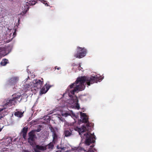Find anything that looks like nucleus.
<instances>
[{"instance_id": "obj_13", "label": "nucleus", "mask_w": 152, "mask_h": 152, "mask_svg": "<svg viewBox=\"0 0 152 152\" xmlns=\"http://www.w3.org/2000/svg\"><path fill=\"white\" fill-rule=\"evenodd\" d=\"M24 112H21L19 111H17L15 113V115L18 117L20 118L23 116V114Z\"/></svg>"}, {"instance_id": "obj_26", "label": "nucleus", "mask_w": 152, "mask_h": 152, "mask_svg": "<svg viewBox=\"0 0 152 152\" xmlns=\"http://www.w3.org/2000/svg\"><path fill=\"white\" fill-rule=\"evenodd\" d=\"M56 69H57L58 70H59L60 69V67H57H57L56 66Z\"/></svg>"}, {"instance_id": "obj_3", "label": "nucleus", "mask_w": 152, "mask_h": 152, "mask_svg": "<svg viewBox=\"0 0 152 152\" xmlns=\"http://www.w3.org/2000/svg\"><path fill=\"white\" fill-rule=\"evenodd\" d=\"M34 131H32L29 133V138L28 139V142L32 145L35 152H40V151H44L46 149V147L49 149H52L53 145L52 143H50L47 146H41L36 145L34 141Z\"/></svg>"}, {"instance_id": "obj_8", "label": "nucleus", "mask_w": 152, "mask_h": 152, "mask_svg": "<svg viewBox=\"0 0 152 152\" xmlns=\"http://www.w3.org/2000/svg\"><path fill=\"white\" fill-rule=\"evenodd\" d=\"M19 80L18 77H13L10 79L7 82V84L10 86L15 85L17 83Z\"/></svg>"}, {"instance_id": "obj_14", "label": "nucleus", "mask_w": 152, "mask_h": 152, "mask_svg": "<svg viewBox=\"0 0 152 152\" xmlns=\"http://www.w3.org/2000/svg\"><path fill=\"white\" fill-rule=\"evenodd\" d=\"M31 83H32V84H33L32 82H30L29 83H26V84L25 85H24V88L26 89H27H27H28L29 88V89H31L33 87L32 86H30V85H31Z\"/></svg>"}, {"instance_id": "obj_18", "label": "nucleus", "mask_w": 152, "mask_h": 152, "mask_svg": "<svg viewBox=\"0 0 152 152\" xmlns=\"http://www.w3.org/2000/svg\"><path fill=\"white\" fill-rule=\"evenodd\" d=\"M41 2H42L43 4H45L46 6H48V4L47 3V1L44 0H39Z\"/></svg>"}, {"instance_id": "obj_15", "label": "nucleus", "mask_w": 152, "mask_h": 152, "mask_svg": "<svg viewBox=\"0 0 152 152\" xmlns=\"http://www.w3.org/2000/svg\"><path fill=\"white\" fill-rule=\"evenodd\" d=\"M20 95H17L16 96H15V97H13V99L14 100V99H15V103L17 102V101L20 102V101L21 100V99L20 98Z\"/></svg>"}, {"instance_id": "obj_23", "label": "nucleus", "mask_w": 152, "mask_h": 152, "mask_svg": "<svg viewBox=\"0 0 152 152\" xmlns=\"http://www.w3.org/2000/svg\"><path fill=\"white\" fill-rule=\"evenodd\" d=\"M40 130H41L40 129H38L37 130H35V131L38 132H40Z\"/></svg>"}, {"instance_id": "obj_27", "label": "nucleus", "mask_w": 152, "mask_h": 152, "mask_svg": "<svg viewBox=\"0 0 152 152\" xmlns=\"http://www.w3.org/2000/svg\"><path fill=\"white\" fill-rule=\"evenodd\" d=\"M56 152H61V151H56Z\"/></svg>"}, {"instance_id": "obj_17", "label": "nucleus", "mask_w": 152, "mask_h": 152, "mask_svg": "<svg viewBox=\"0 0 152 152\" xmlns=\"http://www.w3.org/2000/svg\"><path fill=\"white\" fill-rule=\"evenodd\" d=\"M72 133L71 132H70L68 130H66L65 131L64 134L66 137H68L71 135Z\"/></svg>"}, {"instance_id": "obj_16", "label": "nucleus", "mask_w": 152, "mask_h": 152, "mask_svg": "<svg viewBox=\"0 0 152 152\" xmlns=\"http://www.w3.org/2000/svg\"><path fill=\"white\" fill-rule=\"evenodd\" d=\"M8 61L7 59H5L3 60L1 62V64L2 66H4L8 63Z\"/></svg>"}, {"instance_id": "obj_19", "label": "nucleus", "mask_w": 152, "mask_h": 152, "mask_svg": "<svg viewBox=\"0 0 152 152\" xmlns=\"http://www.w3.org/2000/svg\"><path fill=\"white\" fill-rule=\"evenodd\" d=\"M27 130V128L26 127H24L23 129V132L24 134H25Z\"/></svg>"}, {"instance_id": "obj_11", "label": "nucleus", "mask_w": 152, "mask_h": 152, "mask_svg": "<svg viewBox=\"0 0 152 152\" xmlns=\"http://www.w3.org/2000/svg\"><path fill=\"white\" fill-rule=\"evenodd\" d=\"M6 109L5 108H0V118L1 119L3 117V115H6V113L5 112Z\"/></svg>"}, {"instance_id": "obj_12", "label": "nucleus", "mask_w": 152, "mask_h": 152, "mask_svg": "<svg viewBox=\"0 0 152 152\" xmlns=\"http://www.w3.org/2000/svg\"><path fill=\"white\" fill-rule=\"evenodd\" d=\"M14 99V100L13 98L12 99H9L7 100V102L5 103L6 105H8V104H15V101Z\"/></svg>"}, {"instance_id": "obj_24", "label": "nucleus", "mask_w": 152, "mask_h": 152, "mask_svg": "<svg viewBox=\"0 0 152 152\" xmlns=\"http://www.w3.org/2000/svg\"><path fill=\"white\" fill-rule=\"evenodd\" d=\"M31 4H32V5H34L35 4V1H34L33 2H32Z\"/></svg>"}, {"instance_id": "obj_22", "label": "nucleus", "mask_w": 152, "mask_h": 152, "mask_svg": "<svg viewBox=\"0 0 152 152\" xmlns=\"http://www.w3.org/2000/svg\"><path fill=\"white\" fill-rule=\"evenodd\" d=\"M57 148L58 149H61V150H64V149L65 150V148H64V147H63V148L61 147H61H60V148H59V146H57Z\"/></svg>"}, {"instance_id": "obj_7", "label": "nucleus", "mask_w": 152, "mask_h": 152, "mask_svg": "<svg viewBox=\"0 0 152 152\" xmlns=\"http://www.w3.org/2000/svg\"><path fill=\"white\" fill-rule=\"evenodd\" d=\"M51 130L52 132L53 141L54 142H55L60 138V135L57 133V130L56 128L54 129L51 128Z\"/></svg>"}, {"instance_id": "obj_1", "label": "nucleus", "mask_w": 152, "mask_h": 152, "mask_svg": "<svg viewBox=\"0 0 152 152\" xmlns=\"http://www.w3.org/2000/svg\"><path fill=\"white\" fill-rule=\"evenodd\" d=\"M104 77L99 75L91 76L90 77H78L75 83L68 87L64 94V96L68 95L69 96L67 102L68 104V106L72 108L79 109L80 106L78 103L77 97L74 95L75 93L84 90L86 84L88 86H90L95 82L100 81Z\"/></svg>"}, {"instance_id": "obj_28", "label": "nucleus", "mask_w": 152, "mask_h": 152, "mask_svg": "<svg viewBox=\"0 0 152 152\" xmlns=\"http://www.w3.org/2000/svg\"><path fill=\"white\" fill-rule=\"evenodd\" d=\"M25 152H29L28 151L26 150L25 151Z\"/></svg>"}, {"instance_id": "obj_2", "label": "nucleus", "mask_w": 152, "mask_h": 152, "mask_svg": "<svg viewBox=\"0 0 152 152\" xmlns=\"http://www.w3.org/2000/svg\"><path fill=\"white\" fill-rule=\"evenodd\" d=\"M81 119L78 121V124L80 125L81 124L86 123L82 126L81 128H78L75 125V123L70 124V125L72 126L75 130L77 131L81 137L85 140V144L86 148V150L80 147L78 148L75 147L72 149V150H76L75 152H94L93 151V148L94 145L89 146L91 144L94 143L95 142V136L94 133L91 134L89 132L86 131L89 129L88 127L89 125L88 122V118L86 114L80 112Z\"/></svg>"}, {"instance_id": "obj_21", "label": "nucleus", "mask_w": 152, "mask_h": 152, "mask_svg": "<svg viewBox=\"0 0 152 152\" xmlns=\"http://www.w3.org/2000/svg\"><path fill=\"white\" fill-rule=\"evenodd\" d=\"M58 118L60 120L62 121V118H61V117H60V114H58Z\"/></svg>"}, {"instance_id": "obj_6", "label": "nucleus", "mask_w": 152, "mask_h": 152, "mask_svg": "<svg viewBox=\"0 0 152 152\" xmlns=\"http://www.w3.org/2000/svg\"><path fill=\"white\" fill-rule=\"evenodd\" d=\"M32 83L33 84L31 83L30 86H32L33 88L37 87L38 88L41 87L43 83V81H41L40 80H34Z\"/></svg>"}, {"instance_id": "obj_20", "label": "nucleus", "mask_w": 152, "mask_h": 152, "mask_svg": "<svg viewBox=\"0 0 152 152\" xmlns=\"http://www.w3.org/2000/svg\"><path fill=\"white\" fill-rule=\"evenodd\" d=\"M44 119H46L47 121V122H48L49 121V116H46L44 118Z\"/></svg>"}, {"instance_id": "obj_4", "label": "nucleus", "mask_w": 152, "mask_h": 152, "mask_svg": "<svg viewBox=\"0 0 152 152\" xmlns=\"http://www.w3.org/2000/svg\"><path fill=\"white\" fill-rule=\"evenodd\" d=\"M76 51L77 53L75 54L74 56L79 58H82L85 57L87 53V50L86 48L79 46L77 47Z\"/></svg>"}, {"instance_id": "obj_9", "label": "nucleus", "mask_w": 152, "mask_h": 152, "mask_svg": "<svg viewBox=\"0 0 152 152\" xmlns=\"http://www.w3.org/2000/svg\"><path fill=\"white\" fill-rule=\"evenodd\" d=\"M50 87L48 84H46L41 89L40 92V94L41 95L46 93Z\"/></svg>"}, {"instance_id": "obj_25", "label": "nucleus", "mask_w": 152, "mask_h": 152, "mask_svg": "<svg viewBox=\"0 0 152 152\" xmlns=\"http://www.w3.org/2000/svg\"><path fill=\"white\" fill-rule=\"evenodd\" d=\"M4 127V126H2V127H0V132H1V130L2 129H3V127Z\"/></svg>"}, {"instance_id": "obj_5", "label": "nucleus", "mask_w": 152, "mask_h": 152, "mask_svg": "<svg viewBox=\"0 0 152 152\" xmlns=\"http://www.w3.org/2000/svg\"><path fill=\"white\" fill-rule=\"evenodd\" d=\"M60 112L63 116L66 117L69 115L71 116L72 118H74L75 121V122H76V120L75 118H77V117L75 115V114L72 111H65L62 110L61 111H60Z\"/></svg>"}, {"instance_id": "obj_10", "label": "nucleus", "mask_w": 152, "mask_h": 152, "mask_svg": "<svg viewBox=\"0 0 152 152\" xmlns=\"http://www.w3.org/2000/svg\"><path fill=\"white\" fill-rule=\"evenodd\" d=\"M28 5L26 4H25L22 6L21 10L22 11L23 14H25L26 12L28 11Z\"/></svg>"}]
</instances>
